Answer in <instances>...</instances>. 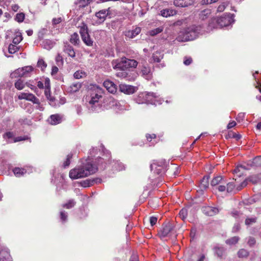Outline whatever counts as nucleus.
Instances as JSON below:
<instances>
[{
  "mask_svg": "<svg viewBox=\"0 0 261 261\" xmlns=\"http://www.w3.org/2000/svg\"><path fill=\"white\" fill-rule=\"evenodd\" d=\"M97 171V165L92 164L89 158L83 161L81 165L71 169L69 172V176L72 179H78L88 176Z\"/></svg>",
  "mask_w": 261,
  "mask_h": 261,
  "instance_id": "nucleus-1",
  "label": "nucleus"
},
{
  "mask_svg": "<svg viewBox=\"0 0 261 261\" xmlns=\"http://www.w3.org/2000/svg\"><path fill=\"white\" fill-rule=\"evenodd\" d=\"M103 90L97 85H94L90 91V96L87 107L90 112H98L101 108L99 100L102 98Z\"/></svg>",
  "mask_w": 261,
  "mask_h": 261,
  "instance_id": "nucleus-2",
  "label": "nucleus"
},
{
  "mask_svg": "<svg viewBox=\"0 0 261 261\" xmlns=\"http://www.w3.org/2000/svg\"><path fill=\"white\" fill-rule=\"evenodd\" d=\"M232 16L233 15L228 14L217 19H213L209 23V27L212 28H221L228 26L231 23Z\"/></svg>",
  "mask_w": 261,
  "mask_h": 261,
  "instance_id": "nucleus-3",
  "label": "nucleus"
},
{
  "mask_svg": "<svg viewBox=\"0 0 261 261\" xmlns=\"http://www.w3.org/2000/svg\"><path fill=\"white\" fill-rule=\"evenodd\" d=\"M158 96L156 93L153 92H144L139 95L137 99V101L139 103H153L156 104V102L158 104L162 103V100L161 99L157 100Z\"/></svg>",
  "mask_w": 261,
  "mask_h": 261,
  "instance_id": "nucleus-4",
  "label": "nucleus"
},
{
  "mask_svg": "<svg viewBox=\"0 0 261 261\" xmlns=\"http://www.w3.org/2000/svg\"><path fill=\"white\" fill-rule=\"evenodd\" d=\"M201 27L200 25H191L187 28L184 33V38L181 41H190L195 39L200 33Z\"/></svg>",
  "mask_w": 261,
  "mask_h": 261,
  "instance_id": "nucleus-5",
  "label": "nucleus"
},
{
  "mask_svg": "<svg viewBox=\"0 0 261 261\" xmlns=\"http://www.w3.org/2000/svg\"><path fill=\"white\" fill-rule=\"evenodd\" d=\"M80 33L83 41L88 46H91L93 45V41L90 37L88 33V29L87 24L82 23V25L80 27Z\"/></svg>",
  "mask_w": 261,
  "mask_h": 261,
  "instance_id": "nucleus-6",
  "label": "nucleus"
},
{
  "mask_svg": "<svg viewBox=\"0 0 261 261\" xmlns=\"http://www.w3.org/2000/svg\"><path fill=\"white\" fill-rule=\"evenodd\" d=\"M261 166V156H257L251 161H249L247 166L240 165L234 170V172L237 173L240 171V169L249 170L251 168Z\"/></svg>",
  "mask_w": 261,
  "mask_h": 261,
  "instance_id": "nucleus-7",
  "label": "nucleus"
},
{
  "mask_svg": "<svg viewBox=\"0 0 261 261\" xmlns=\"http://www.w3.org/2000/svg\"><path fill=\"white\" fill-rule=\"evenodd\" d=\"M174 231V226L173 224L170 222L163 224L162 229L159 232L158 234L161 238H165L170 233H173Z\"/></svg>",
  "mask_w": 261,
  "mask_h": 261,
  "instance_id": "nucleus-8",
  "label": "nucleus"
},
{
  "mask_svg": "<svg viewBox=\"0 0 261 261\" xmlns=\"http://www.w3.org/2000/svg\"><path fill=\"white\" fill-rule=\"evenodd\" d=\"M164 161H155L150 165V169L151 171L154 170V172L157 174H162L164 172Z\"/></svg>",
  "mask_w": 261,
  "mask_h": 261,
  "instance_id": "nucleus-9",
  "label": "nucleus"
},
{
  "mask_svg": "<svg viewBox=\"0 0 261 261\" xmlns=\"http://www.w3.org/2000/svg\"><path fill=\"white\" fill-rule=\"evenodd\" d=\"M128 59L125 57L121 58L120 60L113 61L112 62L114 69H121L127 70L128 68Z\"/></svg>",
  "mask_w": 261,
  "mask_h": 261,
  "instance_id": "nucleus-10",
  "label": "nucleus"
},
{
  "mask_svg": "<svg viewBox=\"0 0 261 261\" xmlns=\"http://www.w3.org/2000/svg\"><path fill=\"white\" fill-rule=\"evenodd\" d=\"M18 98L19 99H25L32 101L34 103H38V98L32 93H20L18 96Z\"/></svg>",
  "mask_w": 261,
  "mask_h": 261,
  "instance_id": "nucleus-11",
  "label": "nucleus"
},
{
  "mask_svg": "<svg viewBox=\"0 0 261 261\" xmlns=\"http://www.w3.org/2000/svg\"><path fill=\"white\" fill-rule=\"evenodd\" d=\"M203 213L208 216H213L219 212V210L215 207L210 206H203L202 208Z\"/></svg>",
  "mask_w": 261,
  "mask_h": 261,
  "instance_id": "nucleus-12",
  "label": "nucleus"
},
{
  "mask_svg": "<svg viewBox=\"0 0 261 261\" xmlns=\"http://www.w3.org/2000/svg\"><path fill=\"white\" fill-rule=\"evenodd\" d=\"M119 90L124 93L130 94L135 92V88L134 86L121 84L119 85Z\"/></svg>",
  "mask_w": 261,
  "mask_h": 261,
  "instance_id": "nucleus-13",
  "label": "nucleus"
},
{
  "mask_svg": "<svg viewBox=\"0 0 261 261\" xmlns=\"http://www.w3.org/2000/svg\"><path fill=\"white\" fill-rule=\"evenodd\" d=\"M63 50V51L67 54L69 57L71 58H74L75 57V53L73 47L68 43L66 42L64 43Z\"/></svg>",
  "mask_w": 261,
  "mask_h": 261,
  "instance_id": "nucleus-14",
  "label": "nucleus"
},
{
  "mask_svg": "<svg viewBox=\"0 0 261 261\" xmlns=\"http://www.w3.org/2000/svg\"><path fill=\"white\" fill-rule=\"evenodd\" d=\"M0 261H12V257L7 248H3L0 251Z\"/></svg>",
  "mask_w": 261,
  "mask_h": 261,
  "instance_id": "nucleus-15",
  "label": "nucleus"
},
{
  "mask_svg": "<svg viewBox=\"0 0 261 261\" xmlns=\"http://www.w3.org/2000/svg\"><path fill=\"white\" fill-rule=\"evenodd\" d=\"M103 86L111 93H115L117 91L116 85L110 80H106L103 82Z\"/></svg>",
  "mask_w": 261,
  "mask_h": 261,
  "instance_id": "nucleus-16",
  "label": "nucleus"
},
{
  "mask_svg": "<svg viewBox=\"0 0 261 261\" xmlns=\"http://www.w3.org/2000/svg\"><path fill=\"white\" fill-rule=\"evenodd\" d=\"M194 0H174V5L176 7H186L192 5Z\"/></svg>",
  "mask_w": 261,
  "mask_h": 261,
  "instance_id": "nucleus-17",
  "label": "nucleus"
},
{
  "mask_svg": "<svg viewBox=\"0 0 261 261\" xmlns=\"http://www.w3.org/2000/svg\"><path fill=\"white\" fill-rule=\"evenodd\" d=\"M109 9H103L96 13L95 16L99 20V23H102L106 20L108 15L109 14Z\"/></svg>",
  "mask_w": 261,
  "mask_h": 261,
  "instance_id": "nucleus-18",
  "label": "nucleus"
},
{
  "mask_svg": "<svg viewBox=\"0 0 261 261\" xmlns=\"http://www.w3.org/2000/svg\"><path fill=\"white\" fill-rule=\"evenodd\" d=\"M48 121L52 125H56L61 122L62 117L59 114L51 115L48 119Z\"/></svg>",
  "mask_w": 261,
  "mask_h": 261,
  "instance_id": "nucleus-19",
  "label": "nucleus"
},
{
  "mask_svg": "<svg viewBox=\"0 0 261 261\" xmlns=\"http://www.w3.org/2000/svg\"><path fill=\"white\" fill-rule=\"evenodd\" d=\"M92 0H76L74 2V4L76 8H83L87 6Z\"/></svg>",
  "mask_w": 261,
  "mask_h": 261,
  "instance_id": "nucleus-20",
  "label": "nucleus"
},
{
  "mask_svg": "<svg viewBox=\"0 0 261 261\" xmlns=\"http://www.w3.org/2000/svg\"><path fill=\"white\" fill-rule=\"evenodd\" d=\"M82 87L81 83L79 82L72 84L68 88V90L69 92L74 93L78 91Z\"/></svg>",
  "mask_w": 261,
  "mask_h": 261,
  "instance_id": "nucleus-21",
  "label": "nucleus"
},
{
  "mask_svg": "<svg viewBox=\"0 0 261 261\" xmlns=\"http://www.w3.org/2000/svg\"><path fill=\"white\" fill-rule=\"evenodd\" d=\"M211 14V10L209 9H204L200 11L199 14V18L201 20H205Z\"/></svg>",
  "mask_w": 261,
  "mask_h": 261,
  "instance_id": "nucleus-22",
  "label": "nucleus"
},
{
  "mask_svg": "<svg viewBox=\"0 0 261 261\" xmlns=\"http://www.w3.org/2000/svg\"><path fill=\"white\" fill-rule=\"evenodd\" d=\"M14 175L18 177L24 175L27 173V170L24 168L16 167L13 170Z\"/></svg>",
  "mask_w": 261,
  "mask_h": 261,
  "instance_id": "nucleus-23",
  "label": "nucleus"
},
{
  "mask_svg": "<svg viewBox=\"0 0 261 261\" xmlns=\"http://www.w3.org/2000/svg\"><path fill=\"white\" fill-rule=\"evenodd\" d=\"M117 72L116 75L121 79H126L128 77V72L126 70L121 69H116Z\"/></svg>",
  "mask_w": 261,
  "mask_h": 261,
  "instance_id": "nucleus-24",
  "label": "nucleus"
},
{
  "mask_svg": "<svg viewBox=\"0 0 261 261\" xmlns=\"http://www.w3.org/2000/svg\"><path fill=\"white\" fill-rule=\"evenodd\" d=\"M55 43L50 40H45L42 42V46L44 48L50 50L55 45Z\"/></svg>",
  "mask_w": 261,
  "mask_h": 261,
  "instance_id": "nucleus-25",
  "label": "nucleus"
},
{
  "mask_svg": "<svg viewBox=\"0 0 261 261\" xmlns=\"http://www.w3.org/2000/svg\"><path fill=\"white\" fill-rule=\"evenodd\" d=\"M70 42L75 46L78 45L79 44L80 40L77 33H74L72 35H71Z\"/></svg>",
  "mask_w": 261,
  "mask_h": 261,
  "instance_id": "nucleus-26",
  "label": "nucleus"
},
{
  "mask_svg": "<svg viewBox=\"0 0 261 261\" xmlns=\"http://www.w3.org/2000/svg\"><path fill=\"white\" fill-rule=\"evenodd\" d=\"M110 164H112V167L115 170L120 171L124 168V165L117 161L113 160V162L111 161Z\"/></svg>",
  "mask_w": 261,
  "mask_h": 261,
  "instance_id": "nucleus-27",
  "label": "nucleus"
},
{
  "mask_svg": "<svg viewBox=\"0 0 261 261\" xmlns=\"http://www.w3.org/2000/svg\"><path fill=\"white\" fill-rule=\"evenodd\" d=\"M141 32V28L139 27L136 28L134 30L128 31L126 33V36L133 38L138 35Z\"/></svg>",
  "mask_w": 261,
  "mask_h": 261,
  "instance_id": "nucleus-28",
  "label": "nucleus"
},
{
  "mask_svg": "<svg viewBox=\"0 0 261 261\" xmlns=\"http://www.w3.org/2000/svg\"><path fill=\"white\" fill-rule=\"evenodd\" d=\"M150 71V69L148 67L143 66L141 70V73L147 80H149L151 77Z\"/></svg>",
  "mask_w": 261,
  "mask_h": 261,
  "instance_id": "nucleus-29",
  "label": "nucleus"
},
{
  "mask_svg": "<svg viewBox=\"0 0 261 261\" xmlns=\"http://www.w3.org/2000/svg\"><path fill=\"white\" fill-rule=\"evenodd\" d=\"M223 177L221 176H217L213 178L212 180L211 185L212 187L218 186L220 184H223Z\"/></svg>",
  "mask_w": 261,
  "mask_h": 261,
  "instance_id": "nucleus-30",
  "label": "nucleus"
},
{
  "mask_svg": "<svg viewBox=\"0 0 261 261\" xmlns=\"http://www.w3.org/2000/svg\"><path fill=\"white\" fill-rule=\"evenodd\" d=\"M23 73L24 72L22 71V68H18L11 73L10 77L12 79L17 78L19 77H23V76L24 75Z\"/></svg>",
  "mask_w": 261,
  "mask_h": 261,
  "instance_id": "nucleus-31",
  "label": "nucleus"
},
{
  "mask_svg": "<svg viewBox=\"0 0 261 261\" xmlns=\"http://www.w3.org/2000/svg\"><path fill=\"white\" fill-rule=\"evenodd\" d=\"M23 73L24 72L22 71V68H18L11 73L10 77L12 79L17 78L19 77H23V76L24 75Z\"/></svg>",
  "mask_w": 261,
  "mask_h": 261,
  "instance_id": "nucleus-32",
  "label": "nucleus"
},
{
  "mask_svg": "<svg viewBox=\"0 0 261 261\" xmlns=\"http://www.w3.org/2000/svg\"><path fill=\"white\" fill-rule=\"evenodd\" d=\"M209 176H205L203 177L200 182V188L203 189H206L209 185Z\"/></svg>",
  "mask_w": 261,
  "mask_h": 261,
  "instance_id": "nucleus-33",
  "label": "nucleus"
},
{
  "mask_svg": "<svg viewBox=\"0 0 261 261\" xmlns=\"http://www.w3.org/2000/svg\"><path fill=\"white\" fill-rule=\"evenodd\" d=\"M175 11L173 10L164 9L161 11V14L163 17H167L172 16L175 14Z\"/></svg>",
  "mask_w": 261,
  "mask_h": 261,
  "instance_id": "nucleus-34",
  "label": "nucleus"
},
{
  "mask_svg": "<svg viewBox=\"0 0 261 261\" xmlns=\"http://www.w3.org/2000/svg\"><path fill=\"white\" fill-rule=\"evenodd\" d=\"M95 181V179H86L83 181H82L80 182V185L81 186L84 188H87L90 187L94 184V182Z\"/></svg>",
  "mask_w": 261,
  "mask_h": 261,
  "instance_id": "nucleus-35",
  "label": "nucleus"
},
{
  "mask_svg": "<svg viewBox=\"0 0 261 261\" xmlns=\"http://www.w3.org/2000/svg\"><path fill=\"white\" fill-rule=\"evenodd\" d=\"M3 138L8 141H13L14 138V135L12 132H7L3 135Z\"/></svg>",
  "mask_w": 261,
  "mask_h": 261,
  "instance_id": "nucleus-36",
  "label": "nucleus"
},
{
  "mask_svg": "<svg viewBox=\"0 0 261 261\" xmlns=\"http://www.w3.org/2000/svg\"><path fill=\"white\" fill-rule=\"evenodd\" d=\"M25 84L21 79H18L14 84L15 87L19 90L23 89L25 87Z\"/></svg>",
  "mask_w": 261,
  "mask_h": 261,
  "instance_id": "nucleus-37",
  "label": "nucleus"
},
{
  "mask_svg": "<svg viewBox=\"0 0 261 261\" xmlns=\"http://www.w3.org/2000/svg\"><path fill=\"white\" fill-rule=\"evenodd\" d=\"M33 68L31 66H27L22 68V71H23L24 75L23 77H27L29 76L30 73L32 71Z\"/></svg>",
  "mask_w": 261,
  "mask_h": 261,
  "instance_id": "nucleus-38",
  "label": "nucleus"
},
{
  "mask_svg": "<svg viewBox=\"0 0 261 261\" xmlns=\"http://www.w3.org/2000/svg\"><path fill=\"white\" fill-rule=\"evenodd\" d=\"M249 254V252L244 249H240L238 252V255L240 258L247 257Z\"/></svg>",
  "mask_w": 261,
  "mask_h": 261,
  "instance_id": "nucleus-39",
  "label": "nucleus"
},
{
  "mask_svg": "<svg viewBox=\"0 0 261 261\" xmlns=\"http://www.w3.org/2000/svg\"><path fill=\"white\" fill-rule=\"evenodd\" d=\"M152 59L155 62L159 63L163 59V55L159 52H155L152 55Z\"/></svg>",
  "mask_w": 261,
  "mask_h": 261,
  "instance_id": "nucleus-40",
  "label": "nucleus"
},
{
  "mask_svg": "<svg viewBox=\"0 0 261 261\" xmlns=\"http://www.w3.org/2000/svg\"><path fill=\"white\" fill-rule=\"evenodd\" d=\"M75 201L73 199H70L66 203L63 204V207L67 209L73 207L75 205Z\"/></svg>",
  "mask_w": 261,
  "mask_h": 261,
  "instance_id": "nucleus-41",
  "label": "nucleus"
},
{
  "mask_svg": "<svg viewBox=\"0 0 261 261\" xmlns=\"http://www.w3.org/2000/svg\"><path fill=\"white\" fill-rule=\"evenodd\" d=\"M47 99L49 101V103L50 106L54 107H60V104L57 103V100L53 96H50Z\"/></svg>",
  "mask_w": 261,
  "mask_h": 261,
  "instance_id": "nucleus-42",
  "label": "nucleus"
},
{
  "mask_svg": "<svg viewBox=\"0 0 261 261\" xmlns=\"http://www.w3.org/2000/svg\"><path fill=\"white\" fill-rule=\"evenodd\" d=\"M47 64L42 59H40L37 62V67L40 68L41 70L43 71L46 67Z\"/></svg>",
  "mask_w": 261,
  "mask_h": 261,
  "instance_id": "nucleus-43",
  "label": "nucleus"
},
{
  "mask_svg": "<svg viewBox=\"0 0 261 261\" xmlns=\"http://www.w3.org/2000/svg\"><path fill=\"white\" fill-rule=\"evenodd\" d=\"M19 49V47L16 45L10 44L9 45L8 51L10 54H13L17 51Z\"/></svg>",
  "mask_w": 261,
  "mask_h": 261,
  "instance_id": "nucleus-44",
  "label": "nucleus"
},
{
  "mask_svg": "<svg viewBox=\"0 0 261 261\" xmlns=\"http://www.w3.org/2000/svg\"><path fill=\"white\" fill-rule=\"evenodd\" d=\"M239 240L238 237H233L226 240V243L229 245L236 244Z\"/></svg>",
  "mask_w": 261,
  "mask_h": 261,
  "instance_id": "nucleus-45",
  "label": "nucleus"
},
{
  "mask_svg": "<svg viewBox=\"0 0 261 261\" xmlns=\"http://www.w3.org/2000/svg\"><path fill=\"white\" fill-rule=\"evenodd\" d=\"M229 5V2L228 1H226L224 2H223L221 4H220L218 8H217V11L219 12H222L224 11L226 7H227Z\"/></svg>",
  "mask_w": 261,
  "mask_h": 261,
  "instance_id": "nucleus-46",
  "label": "nucleus"
},
{
  "mask_svg": "<svg viewBox=\"0 0 261 261\" xmlns=\"http://www.w3.org/2000/svg\"><path fill=\"white\" fill-rule=\"evenodd\" d=\"M248 179L252 183L255 184L258 181L261 180V174L258 175H254L250 176V177L248 178Z\"/></svg>",
  "mask_w": 261,
  "mask_h": 261,
  "instance_id": "nucleus-47",
  "label": "nucleus"
},
{
  "mask_svg": "<svg viewBox=\"0 0 261 261\" xmlns=\"http://www.w3.org/2000/svg\"><path fill=\"white\" fill-rule=\"evenodd\" d=\"M163 31V28L162 27H159L158 28H156L155 29H153L152 30H151L149 32V34L151 36H155L160 33H161Z\"/></svg>",
  "mask_w": 261,
  "mask_h": 261,
  "instance_id": "nucleus-48",
  "label": "nucleus"
},
{
  "mask_svg": "<svg viewBox=\"0 0 261 261\" xmlns=\"http://www.w3.org/2000/svg\"><path fill=\"white\" fill-rule=\"evenodd\" d=\"M224 249L223 247H215V253L219 257H222L224 253Z\"/></svg>",
  "mask_w": 261,
  "mask_h": 261,
  "instance_id": "nucleus-49",
  "label": "nucleus"
},
{
  "mask_svg": "<svg viewBox=\"0 0 261 261\" xmlns=\"http://www.w3.org/2000/svg\"><path fill=\"white\" fill-rule=\"evenodd\" d=\"M25 17V15L23 13H17L15 16V20H16L18 22H22Z\"/></svg>",
  "mask_w": 261,
  "mask_h": 261,
  "instance_id": "nucleus-50",
  "label": "nucleus"
},
{
  "mask_svg": "<svg viewBox=\"0 0 261 261\" xmlns=\"http://www.w3.org/2000/svg\"><path fill=\"white\" fill-rule=\"evenodd\" d=\"M256 221V217L247 218L245 220V224L246 225H250L255 223Z\"/></svg>",
  "mask_w": 261,
  "mask_h": 261,
  "instance_id": "nucleus-51",
  "label": "nucleus"
},
{
  "mask_svg": "<svg viewBox=\"0 0 261 261\" xmlns=\"http://www.w3.org/2000/svg\"><path fill=\"white\" fill-rule=\"evenodd\" d=\"M86 73L82 71H76L73 74L74 77L76 79H80L85 76Z\"/></svg>",
  "mask_w": 261,
  "mask_h": 261,
  "instance_id": "nucleus-52",
  "label": "nucleus"
},
{
  "mask_svg": "<svg viewBox=\"0 0 261 261\" xmlns=\"http://www.w3.org/2000/svg\"><path fill=\"white\" fill-rule=\"evenodd\" d=\"M180 217L184 220L187 216L188 212L186 208H182L180 210L179 213Z\"/></svg>",
  "mask_w": 261,
  "mask_h": 261,
  "instance_id": "nucleus-53",
  "label": "nucleus"
},
{
  "mask_svg": "<svg viewBox=\"0 0 261 261\" xmlns=\"http://www.w3.org/2000/svg\"><path fill=\"white\" fill-rule=\"evenodd\" d=\"M22 37L21 34L17 35L13 39V43L14 45L19 44L22 40Z\"/></svg>",
  "mask_w": 261,
  "mask_h": 261,
  "instance_id": "nucleus-54",
  "label": "nucleus"
},
{
  "mask_svg": "<svg viewBox=\"0 0 261 261\" xmlns=\"http://www.w3.org/2000/svg\"><path fill=\"white\" fill-rule=\"evenodd\" d=\"M127 62H128V64H127L128 68H130V67H136L138 64L137 62L134 60H131V59H128Z\"/></svg>",
  "mask_w": 261,
  "mask_h": 261,
  "instance_id": "nucleus-55",
  "label": "nucleus"
},
{
  "mask_svg": "<svg viewBox=\"0 0 261 261\" xmlns=\"http://www.w3.org/2000/svg\"><path fill=\"white\" fill-rule=\"evenodd\" d=\"M27 139L25 137H17L13 140V141H8V143H15L21 141L25 140Z\"/></svg>",
  "mask_w": 261,
  "mask_h": 261,
  "instance_id": "nucleus-56",
  "label": "nucleus"
},
{
  "mask_svg": "<svg viewBox=\"0 0 261 261\" xmlns=\"http://www.w3.org/2000/svg\"><path fill=\"white\" fill-rule=\"evenodd\" d=\"M235 185L233 182H230L227 184L226 188L227 192H231L234 189Z\"/></svg>",
  "mask_w": 261,
  "mask_h": 261,
  "instance_id": "nucleus-57",
  "label": "nucleus"
},
{
  "mask_svg": "<svg viewBox=\"0 0 261 261\" xmlns=\"http://www.w3.org/2000/svg\"><path fill=\"white\" fill-rule=\"evenodd\" d=\"M56 61L58 65H62L63 64V60L62 56L58 54L56 57Z\"/></svg>",
  "mask_w": 261,
  "mask_h": 261,
  "instance_id": "nucleus-58",
  "label": "nucleus"
},
{
  "mask_svg": "<svg viewBox=\"0 0 261 261\" xmlns=\"http://www.w3.org/2000/svg\"><path fill=\"white\" fill-rule=\"evenodd\" d=\"M72 155L71 154H69L67 156V159L66 161L64 163L63 166L64 168H66L69 166L70 162V160L72 158Z\"/></svg>",
  "mask_w": 261,
  "mask_h": 261,
  "instance_id": "nucleus-59",
  "label": "nucleus"
},
{
  "mask_svg": "<svg viewBox=\"0 0 261 261\" xmlns=\"http://www.w3.org/2000/svg\"><path fill=\"white\" fill-rule=\"evenodd\" d=\"M67 213L65 212L62 211L60 212V218L63 222L66 221L67 219Z\"/></svg>",
  "mask_w": 261,
  "mask_h": 261,
  "instance_id": "nucleus-60",
  "label": "nucleus"
},
{
  "mask_svg": "<svg viewBox=\"0 0 261 261\" xmlns=\"http://www.w3.org/2000/svg\"><path fill=\"white\" fill-rule=\"evenodd\" d=\"M99 147H100V148H99V150H102V151L103 152V154H104V155H106V156L107 157H108V156H110V153H109V152L108 150H107L105 148V147H104V146H103V145L101 144Z\"/></svg>",
  "mask_w": 261,
  "mask_h": 261,
  "instance_id": "nucleus-61",
  "label": "nucleus"
},
{
  "mask_svg": "<svg viewBox=\"0 0 261 261\" xmlns=\"http://www.w3.org/2000/svg\"><path fill=\"white\" fill-rule=\"evenodd\" d=\"M157 218L155 217H150L149 218V222L151 226L155 225L157 222Z\"/></svg>",
  "mask_w": 261,
  "mask_h": 261,
  "instance_id": "nucleus-62",
  "label": "nucleus"
},
{
  "mask_svg": "<svg viewBox=\"0 0 261 261\" xmlns=\"http://www.w3.org/2000/svg\"><path fill=\"white\" fill-rule=\"evenodd\" d=\"M62 21L61 17L55 18L52 20V22L54 25H56L60 23Z\"/></svg>",
  "mask_w": 261,
  "mask_h": 261,
  "instance_id": "nucleus-63",
  "label": "nucleus"
},
{
  "mask_svg": "<svg viewBox=\"0 0 261 261\" xmlns=\"http://www.w3.org/2000/svg\"><path fill=\"white\" fill-rule=\"evenodd\" d=\"M44 85L45 89H50V80L48 78L45 79Z\"/></svg>",
  "mask_w": 261,
  "mask_h": 261,
  "instance_id": "nucleus-64",
  "label": "nucleus"
}]
</instances>
